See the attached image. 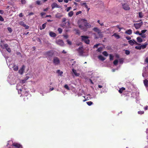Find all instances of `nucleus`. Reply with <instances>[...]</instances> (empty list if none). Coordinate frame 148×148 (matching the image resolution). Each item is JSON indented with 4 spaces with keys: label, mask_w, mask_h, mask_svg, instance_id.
I'll return each instance as SVG.
<instances>
[{
    "label": "nucleus",
    "mask_w": 148,
    "mask_h": 148,
    "mask_svg": "<svg viewBox=\"0 0 148 148\" xmlns=\"http://www.w3.org/2000/svg\"><path fill=\"white\" fill-rule=\"evenodd\" d=\"M79 27L80 28L83 30L84 31H86L87 28H89L90 27L91 25L90 24L87 22H84L83 25H79Z\"/></svg>",
    "instance_id": "nucleus-1"
},
{
    "label": "nucleus",
    "mask_w": 148,
    "mask_h": 148,
    "mask_svg": "<svg viewBox=\"0 0 148 148\" xmlns=\"http://www.w3.org/2000/svg\"><path fill=\"white\" fill-rule=\"evenodd\" d=\"M54 54L53 50H51L47 51L45 53V55L48 60H51Z\"/></svg>",
    "instance_id": "nucleus-2"
},
{
    "label": "nucleus",
    "mask_w": 148,
    "mask_h": 148,
    "mask_svg": "<svg viewBox=\"0 0 148 148\" xmlns=\"http://www.w3.org/2000/svg\"><path fill=\"white\" fill-rule=\"evenodd\" d=\"M66 19L65 18H64L62 19V23L60 25L62 27H65L66 28L70 27V23L69 21H68L67 22H66Z\"/></svg>",
    "instance_id": "nucleus-3"
},
{
    "label": "nucleus",
    "mask_w": 148,
    "mask_h": 148,
    "mask_svg": "<svg viewBox=\"0 0 148 148\" xmlns=\"http://www.w3.org/2000/svg\"><path fill=\"white\" fill-rule=\"evenodd\" d=\"M81 37L82 38V41H84L87 44H89L90 41L88 39V36H82Z\"/></svg>",
    "instance_id": "nucleus-4"
},
{
    "label": "nucleus",
    "mask_w": 148,
    "mask_h": 148,
    "mask_svg": "<svg viewBox=\"0 0 148 148\" xmlns=\"http://www.w3.org/2000/svg\"><path fill=\"white\" fill-rule=\"evenodd\" d=\"M0 46L1 48L4 49V47L5 48L6 50H7V51L9 53H10L11 52V49L9 47L8 45L7 44H4L3 45H2L1 44Z\"/></svg>",
    "instance_id": "nucleus-5"
},
{
    "label": "nucleus",
    "mask_w": 148,
    "mask_h": 148,
    "mask_svg": "<svg viewBox=\"0 0 148 148\" xmlns=\"http://www.w3.org/2000/svg\"><path fill=\"white\" fill-rule=\"evenodd\" d=\"M79 54L80 56H83L84 52V48L83 47H79L78 48L76 49Z\"/></svg>",
    "instance_id": "nucleus-6"
},
{
    "label": "nucleus",
    "mask_w": 148,
    "mask_h": 148,
    "mask_svg": "<svg viewBox=\"0 0 148 148\" xmlns=\"http://www.w3.org/2000/svg\"><path fill=\"white\" fill-rule=\"evenodd\" d=\"M53 62L55 65H58L60 63V60L57 57H54Z\"/></svg>",
    "instance_id": "nucleus-7"
},
{
    "label": "nucleus",
    "mask_w": 148,
    "mask_h": 148,
    "mask_svg": "<svg viewBox=\"0 0 148 148\" xmlns=\"http://www.w3.org/2000/svg\"><path fill=\"white\" fill-rule=\"evenodd\" d=\"M122 6L123 8L125 10H129L130 9V8L127 3H123L122 4Z\"/></svg>",
    "instance_id": "nucleus-8"
},
{
    "label": "nucleus",
    "mask_w": 148,
    "mask_h": 148,
    "mask_svg": "<svg viewBox=\"0 0 148 148\" xmlns=\"http://www.w3.org/2000/svg\"><path fill=\"white\" fill-rule=\"evenodd\" d=\"M143 24V22H141L140 23H134V26L136 29H138L141 27V25Z\"/></svg>",
    "instance_id": "nucleus-9"
},
{
    "label": "nucleus",
    "mask_w": 148,
    "mask_h": 148,
    "mask_svg": "<svg viewBox=\"0 0 148 148\" xmlns=\"http://www.w3.org/2000/svg\"><path fill=\"white\" fill-rule=\"evenodd\" d=\"M128 43L132 46L134 44L136 45H140L139 44V43H138L134 39L130 40L128 41Z\"/></svg>",
    "instance_id": "nucleus-10"
},
{
    "label": "nucleus",
    "mask_w": 148,
    "mask_h": 148,
    "mask_svg": "<svg viewBox=\"0 0 148 148\" xmlns=\"http://www.w3.org/2000/svg\"><path fill=\"white\" fill-rule=\"evenodd\" d=\"M12 145L14 146L16 148H23L22 145L17 143H13Z\"/></svg>",
    "instance_id": "nucleus-11"
},
{
    "label": "nucleus",
    "mask_w": 148,
    "mask_h": 148,
    "mask_svg": "<svg viewBox=\"0 0 148 148\" xmlns=\"http://www.w3.org/2000/svg\"><path fill=\"white\" fill-rule=\"evenodd\" d=\"M19 24L20 25H22V26H23L24 27H25L26 29H28L29 27V26L25 25V24L24 22H23V21H20L19 22Z\"/></svg>",
    "instance_id": "nucleus-12"
},
{
    "label": "nucleus",
    "mask_w": 148,
    "mask_h": 148,
    "mask_svg": "<svg viewBox=\"0 0 148 148\" xmlns=\"http://www.w3.org/2000/svg\"><path fill=\"white\" fill-rule=\"evenodd\" d=\"M51 8L52 9H54L55 8H60V5H58L57 3H53L51 4Z\"/></svg>",
    "instance_id": "nucleus-13"
},
{
    "label": "nucleus",
    "mask_w": 148,
    "mask_h": 148,
    "mask_svg": "<svg viewBox=\"0 0 148 148\" xmlns=\"http://www.w3.org/2000/svg\"><path fill=\"white\" fill-rule=\"evenodd\" d=\"M56 43L57 44L60 45L61 46H63L64 44V42L62 40H58L56 41Z\"/></svg>",
    "instance_id": "nucleus-14"
},
{
    "label": "nucleus",
    "mask_w": 148,
    "mask_h": 148,
    "mask_svg": "<svg viewBox=\"0 0 148 148\" xmlns=\"http://www.w3.org/2000/svg\"><path fill=\"white\" fill-rule=\"evenodd\" d=\"M25 67L24 65H23L22 67L19 70L18 72L20 74L22 75L23 74L24 71V68Z\"/></svg>",
    "instance_id": "nucleus-15"
},
{
    "label": "nucleus",
    "mask_w": 148,
    "mask_h": 148,
    "mask_svg": "<svg viewBox=\"0 0 148 148\" xmlns=\"http://www.w3.org/2000/svg\"><path fill=\"white\" fill-rule=\"evenodd\" d=\"M93 30L95 32H97V33H98V34H100V33H101V31L98 28V27H95L93 29Z\"/></svg>",
    "instance_id": "nucleus-16"
},
{
    "label": "nucleus",
    "mask_w": 148,
    "mask_h": 148,
    "mask_svg": "<svg viewBox=\"0 0 148 148\" xmlns=\"http://www.w3.org/2000/svg\"><path fill=\"white\" fill-rule=\"evenodd\" d=\"M49 34L50 36L52 37H55L56 36V34L55 33L52 32H50L49 33Z\"/></svg>",
    "instance_id": "nucleus-17"
},
{
    "label": "nucleus",
    "mask_w": 148,
    "mask_h": 148,
    "mask_svg": "<svg viewBox=\"0 0 148 148\" xmlns=\"http://www.w3.org/2000/svg\"><path fill=\"white\" fill-rule=\"evenodd\" d=\"M132 30L131 29H129L128 30H127L125 32V33L126 34H129L130 35V34H132Z\"/></svg>",
    "instance_id": "nucleus-18"
},
{
    "label": "nucleus",
    "mask_w": 148,
    "mask_h": 148,
    "mask_svg": "<svg viewBox=\"0 0 148 148\" xmlns=\"http://www.w3.org/2000/svg\"><path fill=\"white\" fill-rule=\"evenodd\" d=\"M72 71L73 72L74 75L76 76H78L79 75V73H77V71L76 70L74 69H73Z\"/></svg>",
    "instance_id": "nucleus-19"
},
{
    "label": "nucleus",
    "mask_w": 148,
    "mask_h": 148,
    "mask_svg": "<svg viewBox=\"0 0 148 148\" xmlns=\"http://www.w3.org/2000/svg\"><path fill=\"white\" fill-rule=\"evenodd\" d=\"M62 15L60 13H57L55 15L56 17L58 18H60V17H62Z\"/></svg>",
    "instance_id": "nucleus-20"
},
{
    "label": "nucleus",
    "mask_w": 148,
    "mask_h": 148,
    "mask_svg": "<svg viewBox=\"0 0 148 148\" xmlns=\"http://www.w3.org/2000/svg\"><path fill=\"white\" fill-rule=\"evenodd\" d=\"M98 58L99 59L102 61H104L105 59V58L104 57H103V56H101V55L99 56L98 57Z\"/></svg>",
    "instance_id": "nucleus-21"
},
{
    "label": "nucleus",
    "mask_w": 148,
    "mask_h": 148,
    "mask_svg": "<svg viewBox=\"0 0 148 148\" xmlns=\"http://www.w3.org/2000/svg\"><path fill=\"white\" fill-rule=\"evenodd\" d=\"M57 73H58L59 75L62 76L63 73L62 71H60V70H58L57 71Z\"/></svg>",
    "instance_id": "nucleus-22"
},
{
    "label": "nucleus",
    "mask_w": 148,
    "mask_h": 148,
    "mask_svg": "<svg viewBox=\"0 0 148 148\" xmlns=\"http://www.w3.org/2000/svg\"><path fill=\"white\" fill-rule=\"evenodd\" d=\"M137 40L138 42H143V39L140 37H138L137 38Z\"/></svg>",
    "instance_id": "nucleus-23"
},
{
    "label": "nucleus",
    "mask_w": 148,
    "mask_h": 148,
    "mask_svg": "<svg viewBox=\"0 0 148 148\" xmlns=\"http://www.w3.org/2000/svg\"><path fill=\"white\" fill-rule=\"evenodd\" d=\"M125 88H124V87H122L121 88L119 89V93H122V92H123L124 90H125Z\"/></svg>",
    "instance_id": "nucleus-24"
},
{
    "label": "nucleus",
    "mask_w": 148,
    "mask_h": 148,
    "mask_svg": "<svg viewBox=\"0 0 148 148\" xmlns=\"http://www.w3.org/2000/svg\"><path fill=\"white\" fill-rule=\"evenodd\" d=\"M82 5H84L85 7L87 8L88 11L90 10V8H88V6L86 3H82Z\"/></svg>",
    "instance_id": "nucleus-25"
},
{
    "label": "nucleus",
    "mask_w": 148,
    "mask_h": 148,
    "mask_svg": "<svg viewBox=\"0 0 148 148\" xmlns=\"http://www.w3.org/2000/svg\"><path fill=\"white\" fill-rule=\"evenodd\" d=\"M147 43H145L143 45H141V48H142V49H144V48H146L147 47Z\"/></svg>",
    "instance_id": "nucleus-26"
},
{
    "label": "nucleus",
    "mask_w": 148,
    "mask_h": 148,
    "mask_svg": "<svg viewBox=\"0 0 148 148\" xmlns=\"http://www.w3.org/2000/svg\"><path fill=\"white\" fill-rule=\"evenodd\" d=\"M74 12L73 11H70L68 13V15L69 17H72L73 14Z\"/></svg>",
    "instance_id": "nucleus-27"
},
{
    "label": "nucleus",
    "mask_w": 148,
    "mask_h": 148,
    "mask_svg": "<svg viewBox=\"0 0 148 148\" xmlns=\"http://www.w3.org/2000/svg\"><path fill=\"white\" fill-rule=\"evenodd\" d=\"M144 83L146 87H147L148 86V84H147V79H145L144 80Z\"/></svg>",
    "instance_id": "nucleus-28"
},
{
    "label": "nucleus",
    "mask_w": 148,
    "mask_h": 148,
    "mask_svg": "<svg viewBox=\"0 0 148 148\" xmlns=\"http://www.w3.org/2000/svg\"><path fill=\"white\" fill-rule=\"evenodd\" d=\"M47 24V23H45L43 24L42 25V27H40V29L42 30V29H45V27L46 26V24Z\"/></svg>",
    "instance_id": "nucleus-29"
},
{
    "label": "nucleus",
    "mask_w": 148,
    "mask_h": 148,
    "mask_svg": "<svg viewBox=\"0 0 148 148\" xmlns=\"http://www.w3.org/2000/svg\"><path fill=\"white\" fill-rule=\"evenodd\" d=\"M113 36H114L117 39H119L120 38V36L119 35H117L116 33H114L113 35Z\"/></svg>",
    "instance_id": "nucleus-30"
},
{
    "label": "nucleus",
    "mask_w": 148,
    "mask_h": 148,
    "mask_svg": "<svg viewBox=\"0 0 148 148\" xmlns=\"http://www.w3.org/2000/svg\"><path fill=\"white\" fill-rule=\"evenodd\" d=\"M139 16L140 18H142L143 16V13L142 12H140L139 13Z\"/></svg>",
    "instance_id": "nucleus-31"
},
{
    "label": "nucleus",
    "mask_w": 148,
    "mask_h": 148,
    "mask_svg": "<svg viewBox=\"0 0 148 148\" xmlns=\"http://www.w3.org/2000/svg\"><path fill=\"white\" fill-rule=\"evenodd\" d=\"M118 63V60H115L113 62L114 64L116 66L117 65Z\"/></svg>",
    "instance_id": "nucleus-32"
},
{
    "label": "nucleus",
    "mask_w": 148,
    "mask_h": 148,
    "mask_svg": "<svg viewBox=\"0 0 148 148\" xmlns=\"http://www.w3.org/2000/svg\"><path fill=\"white\" fill-rule=\"evenodd\" d=\"M18 70V67L17 66H15V65L14 66H13V70L14 71H17Z\"/></svg>",
    "instance_id": "nucleus-33"
},
{
    "label": "nucleus",
    "mask_w": 148,
    "mask_h": 148,
    "mask_svg": "<svg viewBox=\"0 0 148 148\" xmlns=\"http://www.w3.org/2000/svg\"><path fill=\"white\" fill-rule=\"evenodd\" d=\"M102 54L105 56H108V53L106 51H104L102 53Z\"/></svg>",
    "instance_id": "nucleus-34"
},
{
    "label": "nucleus",
    "mask_w": 148,
    "mask_h": 148,
    "mask_svg": "<svg viewBox=\"0 0 148 148\" xmlns=\"http://www.w3.org/2000/svg\"><path fill=\"white\" fill-rule=\"evenodd\" d=\"M86 103L88 106H91L93 103V102L91 101H88V102H87Z\"/></svg>",
    "instance_id": "nucleus-35"
},
{
    "label": "nucleus",
    "mask_w": 148,
    "mask_h": 148,
    "mask_svg": "<svg viewBox=\"0 0 148 148\" xmlns=\"http://www.w3.org/2000/svg\"><path fill=\"white\" fill-rule=\"evenodd\" d=\"M7 29H8V30L9 31V32L10 33H12V30L11 28V27H8L7 28Z\"/></svg>",
    "instance_id": "nucleus-36"
},
{
    "label": "nucleus",
    "mask_w": 148,
    "mask_h": 148,
    "mask_svg": "<svg viewBox=\"0 0 148 148\" xmlns=\"http://www.w3.org/2000/svg\"><path fill=\"white\" fill-rule=\"evenodd\" d=\"M103 48L102 47H100L99 48H98L97 49V51L99 52H101Z\"/></svg>",
    "instance_id": "nucleus-37"
},
{
    "label": "nucleus",
    "mask_w": 148,
    "mask_h": 148,
    "mask_svg": "<svg viewBox=\"0 0 148 148\" xmlns=\"http://www.w3.org/2000/svg\"><path fill=\"white\" fill-rule=\"evenodd\" d=\"M58 31L59 33H61L62 32V30L61 28H59L58 29Z\"/></svg>",
    "instance_id": "nucleus-38"
},
{
    "label": "nucleus",
    "mask_w": 148,
    "mask_h": 148,
    "mask_svg": "<svg viewBox=\"0 0 148 148\" xmlns=\"http://www.w3.org/2000/svg\"><path fill=\"white\" fill-rule=\"evenodd\" d=\"M135 48L136 49H141V45L137 46L135 47Z\"/></svg>",
    "instance_id": "nucleus-39"
},
{
    "label": "nucleus",
    "mask_w": 148,
    "mask_h": 148,
    "mask_svg": "<svg viewBox=\"0 0 148 148\" xmlns=\"http://www.w3.org/2000/svg\"><path fill=\"white\" fill-rule=\"evenodd\" d=\"M110 59V60H112L113 59V56L112 55L110 54L109 55Z\"/></svg>",
    "instance_id": "nucleus-40"
},
{
    "label": "nucleus",
    "mask_w": 148,
    "mask_h": 148,
    "mask_svg": "<svg viewBox=\"0 0 148 148\" xmlns=\"http://www.w3.org/2000/svg\"><path fill=\"white\" fill-rule=\"evenodd\" d=\"M130 53V51H129V50H126L125 51V53L126 55H129Z\"/></svg>",
    "instance_id": "nucleus-41"
},
{
    "label": "nucleus",
    "mask_w": 148,
    "mask_h": 148,
    "mask_svg": "<svg viewBox=\"0 0 148 148\" xmlns=\"http://www.w3.org/2000/svg\"><path fill=\"white\" fill-rule=\"evenodd\" d=\"M119 61L120 63H123V58H120V59L119 60Z\"/></svg>",
    "instance_id": "nucleus-42"
},
{
    "label": "nucleus",
    "mask_w": 148,
    "mask_h": 148,
    "mask_svg": "<svg viewBox=\"0 0 148 148\" xmlns=\"http://www.w3.org/2000/svg\"><path fill=\"white\" fill-rule=\"evenodd\" d=\"M26 82V80H25V79L24 80H21L20 83H21L22 84H24Z\"/></svg>",
    "instance_id": "nucleus-43"
},
{
    "label": "nucleus",
    "mask_w": 148,
    "mask_h": 148,
    "mask_svg": "<svg viewBox=\"0 0 148 148\" xmlns=\"http://www.w3.org/2000/svg\"><path fill=\"white\" fill-rule=\"evenodd\" d=\"M135 34H139V35H142V34H140V33L139 32V31H137L135 33Z\"/></svg>",
    "instance_id": "nucleus-44"
},
{
    "label": "nucleus",
    "mask_w": 148,
    "mask_h": 148,
    "mask_svg": "<svg viewBox=\"0 0 148 148\" xmlns=\"http://www.w3.org/2000/svg\"><path fill=\"white\" fill-rule=\"evenodd\" d=\"M146 31L147 30L146 29L143 30H142L141 31V33H142V34H144V33H145Z\"/></svg>",
    "instance_id": "nucleus-45"
},
{
    "label": "nucleus",
    "mask_w": 148,
    "mask_h": 148,
    "mask_svg": "<svg viewBox=\"0 0 148 148\" xmlns=\"http://www.w3.org/2000/svg\"><path fill=\"white\" fill-rule=\"evenodd\" d=\"M64 87L67 89H69V87L67 84H66L64 85Z\"/></svg>",
    "instance_id": "nucleus-46"
},
{
    "label": "nucleus",
    "mask_w": 148,
    "mask_h": 148,
    "mask_svg": "<svg viewBox=\"0 0 148 148\" xmlns=\"http://www.w3.org/2000/svg\"><path fill=\"white\" fill-rule=\"evenodd\" d=\"M138 114H144V111H139L138 112Z\"/></svg>",
    "instance_id": "nucleus-47"
},
{
    "label": "nucleus",
    "mask_w": 148,
    "mask_h": 148,
    "mask_svg": "<svg viewBox=\"0 0 148 148\" xmlns=\"http://www.w3.org/2000/svg\"><path fill=\"white\" fill-rule=\"evenodd\" d=\"M0 21H4V19L1 16V15H0Z\"/></svg>",
    "instance_id": "nucleus-48"
},
{
    "label": "nucleus",
    "mask_w": 148,
    "mask_h": 148,
    "mask_svg": "<svg viewBox=\"0 0 148 148\" xmlns=\"http://www.w3.org/2000/svg\"><path fill=\"white\" fill-rule=\"evenodd\" d=\"M36 3L38 5H40V1H36Z\"/></svg>",
    "instance_id": "nucleus-49"
},
{
    "label": "nucleus",
    "mask_w": 148,
    "mask_h": 148,
    "mask_svg": "<svg viewBox=\"0 0 148 148\" xmlns=\"http://www.w3.org/2000/svg\"><path fill=\"white\" fill-rule=\"evenodd\" d=\"M21 1L22 4H25V3H26L25 0H21Z\"/></svg>",
    "instance_id": "nucleus-50"
},
{
    "label": "nucleus",
    "mask_w": 148,
    "mask_h": 148,
    "mask_svg": "<svg viewBox=\"0 0 148 148\" xmlns=\"http://www.w3.org/2000/svg\"><path fill=\"white\" fill-rule=\"evenodd\" d=\"M99 45V44H97L95 45L94 46L93 48H97V47H98V46Z\"/></svg>",
    "instance_id": "nucleus-51"
},
{
    "label": "nucleus",
    "mask_w": 148,
    "mask_h": 148,
    "mask_svg": "<svg viewBox=\"0 0 148 148\" xmlns=\"http://www.w3.org/2000/svg\"><path fill=\"white\" fill-rule=\"evenodd\" d=\"M81 13H82V11H79L76 13V15H77L79 14H81Z\"/></svg>",
    "instance_id": "nucleus-52"
},
{
    "label": "nucleus",
    "mask_w": 148,
    "mask_h": 148,
    "mask_svg": "<svg viewBox=\"0 0 148 148\" xmlns=\"http://www.w3.org/2000/svg\"><path fill=\"white\" fill-rule=\"evenodd\" d=\"M76 34H80V33L79 30H77V29L76 30Z\"/></svg>",
    "instance_id": "nucleus-53"
},
{
    "label": "nucleus",
    "mask_w": 148,
    "mask_h": 148,
    "mask_svg": "<svg viewBox=\"0 0 148 148\" xmlns=\"http://www.w3.org/2000/svg\"><path fill=\"white\" fill-rule=\"evenodd\" d=\"M67 42L68 44L71 45L72 44L71 42L69 40H67Z\"/></svg>",
    "instance_id": "nucleus-54"
},
{
    "label": "nucleus",
    "mask_w": 148,
    "mask_h": 148,
    "mask_svg": "<svg viewBox=\"0 0 148 148\" xmlns=\"http://www.w3.org/2000/svg\"><path fill=\"white\" fill-rule=\"evenodd\" d=\"M126 38L127 39V40H130L131 39V37L130 36H127Z\"/></svg>",
    "instance_id": "nucleus-55"
},
{
    "label": "nucleus",
    "mask_w": 148,
    "mask_h": 148,
    "mask_svg": "<svg viewBox=\"0 0 148 148\" xmlns=\"http://www.w3.org/2000/svg\"><path fill=\"white\" fill-rule=\"evenodd\" d=\"M71 8V7H69L68 8L66 9V11L67 12L69 11Z\"/></svg>",
    "instance_id": "nucleus-56"
},
{
    "label": "nucleus",
    "mask_w": 148,
    "mask_h": 148,
    "mask_svg": "<svg viewBox=\"0 0 148 148\" xmlns=\"http://www.w3.org/2000/svg\"><path fill=\"white\" fill-rule=\"evenodd\" d=\"M19 16L20 17H22L23 16V14L22 13H20L19 14Z\"/></svg>",
    "instance_id": "nucleus-57"
},
{
    "label": "nucleus",
    "mask_w": 148,
    "mask_h": 148,
    "mask_svg": "<svg viewBox=\"0 0 148 148\" xmlns=\"http://www.w3.org/2000/svg\"><path fill=\"white\" fill-rule=\"evenodd\" d=\"M4 11H3V10H0V14H3L4 13Z\"/></svg>",
    "instance_id": "nucleus-58"
},
{
    "label": "nucleus",
    "mask_w": 148,
    "mask_h": 148,
    "mask_svg": "<svg viewBox=\"0 0 148 148\" xmlns=\"http://www.w3.org/2000/svg\"><path fill=\"white\" fill-rule=\"evenodd\" d=\"M40 14L42 16H43L45 14V12H42L40 13Z\"/></svg>",
    "instance_id": "nucleus-59"
},
{
    "label": "nucleus",
    "mask_w": 148,
    "mask_h": 148,
    "mask_svg": "<svg viewBox=\"0 0 148 148\" xmlns=\"http://www.w3.org/2000/svg\"><path fill=\"white\" fill-rule=\"evenodd\" d=\"M143 38H145L146 37L145 35V34H142V35H140Z\"/></svg>",
    "instance_id": "nucleus-60"
},
{
    "label": "nucleus",
    "mask_w": 148,
    "mask_h": 148,
    "mask_svg": "<svg viewBox=\"0 0 148 148\" xmlns=\"http://www.w3.org/2000/svg\"><path fill=\"white\" fill-rule=\"evenodd\" d=\"M33 14H34V13L33 12H31L28 14V15L29 16H31V15Z\"/></svg>",
    "instance_id": "nucleus-61"
},
{
    "label": "nucleus",
    "mask_w": 148,
    "mask_h": 148,
    "mask_svg": "<svg viewBox=\"0 0 148 148\" xmlns=\"http://www.w3.org/2000/svg\"><path fill=\"white\" fill-rule=\"evenodd\" d=\"M17 89L18 90V92H19V91H20V92H21L22 90H21V88H19V89L18 88V87H17Z\"/></svg>",
    "instance_id": "nucleus-62"
},
{
    "label": "nucleus",
    "mask_w": 148,
    "mask_h": 148,
    "mask_svg": "<svg viewBox=\"0 0 148 148\" xmlns=\"http://www.w3.org/2000/svg\"><path fill=\"white\" fill-rule=\"evenodd\" d=\"M145 61L146 63H148V58H146L145 60Z\"/></svg>",
    "instance_id": "nucleus-63"
},
{
    "label": "nucleus",
    "mask_w": 148,
    "mask_h": 148,
    "mask_svg": "<svg viewBox=\"0 0 148 148\" xmlns=\"http://www.w3.org/2000/svg\"><path fill=\"white\" fill-rule=\"evenodd\" d=\"M49 8H46L45 9L43 10V11H47L48 10Z\"/></svg>",
    "instance_id": "nucleus-64"
}]
</instances>
